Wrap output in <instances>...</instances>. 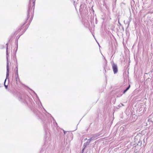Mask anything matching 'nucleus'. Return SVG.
<instances>
[{
  "mask_svg": "<svg viewBox=\"0 0 153 153\" xmlns=\"http://www.w3.org/2000/svg\"><path fill=\"white\" fill-rule=\"evenodd\" d=\"M113 71L114 74L116 73L117 71V68L116 65L113 64L112 65Z\"/></svg>",
  "mask_w": 153,
  "mask_h": 153,
  "instance_id": "obj_1",
  "label": "nucleus"
},
{
  "mask_svg": "<svg viewBox=\"0 0 153 153\" xmlns=\"http://www.w3.org/2000/svg\"><path fill=\"white\" fill-rule=\"evenodd\" d=\"M15 76H16L17 77L16 78V81L17 83V80H19V78L18 77V69H17L16 72L15 74Z\"/></svg>",
  "mask_w": 153,
  "mask_h": 153,
  "instance_id": "obj_2",
  "label": "nucleus"
},
{
  "mask_svg": "<svg viewBox=\"0 0 153 153\" xmlns=\"http://www.w3.org/2000/svg\"><path fill=\"white\" fill-rule=\"evenodd\" d=\"M130 87V85H129L128 87L125 90H124L123 93L125 94L126 92L129 88Z\"/></svg>",
  "mask_w": 153,
  "mask_h": 153,
  "instance_id": "obj_3",
  "label": "nucleus"
},
{
  "mask_svg": "<svg viewBox=\"0 0 153 153\" xmlns=\"http://www.w3.org/2000/svg\"><path fill=\"white\" fill-rule=\"evenodd\" d=\"M9 71V67L8 65H7V71Z\"/></svg>",
  "mask_w": 153,
  "mask_h": 153,
  "instance_id": "obj_4",
  "label": "nucleus"
},
{
  "mask_svg": "<svg viewBox=\"0 0 153 153\" xmlns=\"http://www.w3.org/2000/svg\"><path fill=\"white\" fill-rule=\"evenodd\" d=\"M9 75V71H7V77H8Z\"/></svg>",
  "mask_w": 153,
  "mask_h": 153,
  "instance_id": "obj_5",
  "label": "nucleus"
},
{
  "mask_svg": "<svg viewBox=\"0 0 153 153\" xmlns=\"http://www.w3.org/2000/svg\"><path fill=\"white\" fill-rule=\"evenodd\" d=\"M35 2L34 1L33 2V6L34 8V7H35Z\"/></svg>",
  "mask_w": 153,
  "mask_h": 153,
  "instance_id": "obj_6",
  "label": "nucleus"
},
{
  "mask_svg": "<svg viewBox=\"0 0 153 153\" xmlns=\"http://www.w3.org/2000/svg\"><path fill=\"white\" fill-rule=\"evenodd\" d=\"M5 87H6V88H7V86H6V85H5Z\"/></svg>",
  "mask_w": 153,
  "mask_h": 153,
  "instance_id": "obj_7",
  "label": "nucleus"
}]
</instances>
